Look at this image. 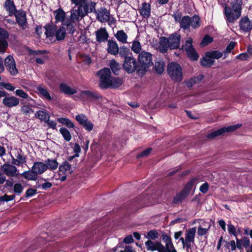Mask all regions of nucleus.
Returning a JSON list of instances; mask_svg holds the SVG:
<instances>
[{"mask_svg":"<svg viewBox=\"0 0 252 252\" xmlns=\"http://www.w3.org/2000/svg\"><path fill=\"white\" fill-rule=\"evenodd\" d=\"M165 64L164 62L159 59L155 63V69L157 73L161 74L164 70Z\"/></svg>","mask_w":252,"mask_h":252,"instance_id":"58836bf2","label":"nucleus"},{"mask_svg":"<svg viewBox=\"0 0 252 252\" xmlns=\"http://www.w3.org/2000/svg\"><path fill=\"white\" fill-rule=\"evenodd\" d=\"M3 104L7 107H13L19 103V100L14 96H5L2 100Z\"/></svg>","mask_w":252,"mask_h":252,"instance_id":"4be33fe9","label":"nucleus"},{"mask_svg":"<svg viewBox=\"0 0 252 252\" xmlns=\"http://www.w3.org/2000/svg\"><path fill=\"white\" fill-rule=\"evenodd\" d=\"M8 37H0V53H4L5 52V49L7 48L8 43L6 41V39Z\"/></svg>","mask_w":252,"mask_h":252,"instance_id":"a18cd8bd","label":"nucleus"},{"mask_svg":"<svg viewBox=\"0 0 252 252\" xmlns=\"http://www.w3.org/2000/svg\"><path fill=\"white\" fill-rule=\"evenodd\" d=\"M214 60L212 56L209 55V52L207 53L205 56L204 57L201 61V65L204 66L209 67L214 63Z\"/></svg>","mask_w":252,"mask_h":252,"instance_id":"473e14b6","label":"nucleus"},{"mask_svg":"<svg viewBox=\"0 0 252 252\" xmlns=\"http://www.w3.org/2000/svg\"><path fill=\"white\" fill-rule=\"evenodd\" d=\"M68 20H70V18L66 19V20L63 22V24H62V26L60 27V28L58 30L56 31L55 36H56V38L57 40H62L64 39V38H65L66 33L65 27H66V29L69 33L73 34L75 32L76 26L74 27V31L72 32H69V30L68 29L67 26L64 24L65 22Z\"/></svg>","mask_w":252,"mask_h":252,"instance_id":"f3484780","label":"nucleus"},{"mask_svg":"<svg viewBox=\"0 0 252 252\" xmlns=\"http://www.w3.org/2000/svg\"><path fill=\"white\" fill-rule=\"evenodd\" d=\"M208 188H209L208 184L207 183H205L202 184L200 186L199 190L201 192L205 193L207 192Z\"/></svg>","mask_w":252,"mask_h":252,"instance_id":"69168bd1","label":"nucleus"},{"mask_svg":"<svg viewBox=\"0 0 252 252\" xmlns=\"http://www.w3.org/2000/svg\"><path fill=\"white\" fill-rule=\"evenodd\" d=\"M118 44L116 41L109 40L107 42V50L109 54L116 56L119 53Z\"/></svg>","mask_w":252,"mask_h":252,"instance_id":"5701e85b","label":"nucleus"},{"mask_svg":"<svg viewBox=\"0 0 252 252\" xmlns=\"http://www.w3.org/2000/svg\"><path fill=\"white\" fill-rule=\"evenodd\" d=\"M96 40L99 43L108 40L109 34L105 28H101L95 32Z\"/></svg>","mask_w":252,"mask_h":252,"instance_id":"6ab92c4d","label":"nucleus"},{"mask_svg":"<svg viewBox=\"0 0 252 252\" xmlns=\"http://www.w3.org/2000/svg\"><path fill=\"white\" fill-rule=\"evenodd\" d=\"M45 34L47 37H52L55 35L56 31V26L53 24L47 25L45 27Z\"/></svg>","mask_w":252,"mask_h":252,"instance_id":"4c0bfd02","label":"nucleus"},{"mask_svg":"<svg viewBox=\"0 0 252 252\" xmlns=\"http://www.w3.org/2000/svg\"><path fill=\"white\" fill-rule=\"evenodd\" d=\"M228 231L229 234L233 235L236 237H237L236 230L233 225L231 224L228 225Z\"/></svg>","mask_w":252,"mask_h":252,"instance_id":"bf43d9fd","label":"nucleus"},{"mask_svg":"<svg viewBox=\"0 0 252 252\" xmlns=\"http://www.w3.org/2000/svg\"><path fill=\"white\" fill-rule=\"evenodd\" d=\"M49 126V127L52 128L53 129H57V123L54 121H50V119L46 123Z\"/></svg>","mask_w":252,"mask_h":252,"instance_id":"0e129e2a","label":"nucleus"},{"mask_svg":"<svg viewBox=\"0 0 252 252\" xmlns=\"http://www.w3.org/2000/svg\"><path fill=\"white\" fill-rule=\"evenodd\" d=\"M57 121L59 123L66 126L68 128H73L74 127L73 123L67 118H59Z\"/></svg>","mask_w":252,"mask_h":252,"instance_id":"c03bdc74","label":"nucleus"},{"mask_svg":"<svg viewBox=\"0 0 252 252\" xmlns=\"http://www.w3.org/2000/svg\"><path fill=\"white\" fill-rule=\"evenodd\" d=\"M37 90L47 100H51L52 99L51 96L45 87L41 85L37 87Z\"/></svg>","mask_w":252,"mask_h":252,"instance_id":"79ce46f5","label":"nucleus"},{"mask_svg":"<svg viewBox=\"0 0 252 252\" xmlns=\"http://www.w3.org/2000/svg\"><path fill=\"white\" fill-rule=\"evenodd\" d=\"M4 64L7 70L12 75H15L18 73V70L16 67L15 60L13 56H8L4 60Z\"/></svg>","mask_w":252,"mask_h":252,"instance_id":"2eb2a0df","label":"nucleus"},{"mask_svg":"<svg viewBox=\"0 0 252 252\" xmlns=\"http://www.w3.org/2000/svg\"><path fill=\"white\" fill-rule=\"evenodd\" d=\"M200 18L197 16H194L191 18L188 16H186L182 18L180 27L181 28L187 30L191 27L193 29H196L199 27Z\"/></svg>","mask_w":252,"mask_h":252,"instance_id":"423d86ee","label":"nucleus"},{"mask_svg":"<svg viewBox=\"0 0 252 252\" xmlns=\"http://www.w3.org/2000/svg\"><path fill=\"white\" fill-rule=\"evenodd\" d=\"M54 16L56 19V22H62V24L66 19H65V13L64 10L60 8L56 10L54 12Z\"/></svg>","mask_w":252,"mask_h":252,"instance_id":"cd10ccee","label":"nucleus"},{"mask_svg":"<svg viewBox=\"0 0 252 252\" xmlns=\"http://www.w3.org/2000/svg\"><path fill=\"white\" fill-rule=\"evenodd\" d=\"M241 126V124L230 126L227 127H223L220 129L217 130L207 135L208 138H213L216 136L223 134L226 132L234 131Z\"/></svg>","mask_w":252,"mask_h":252,"instance_id":"9d476101","label":"nucleus"},{"mask_svg":"<svg viewBox=\"0 0 252 252\" xmlns=\"http://www.w3.org/2000/svg\"><path fill=\"white\" fill-rule=\"evenodd\" d=\"M75 119L86 130L90 131L93 129L94 124L88 120L85 115L83 114L78 115L75 117Z\"/></svg>","mask_w":252,"mask_h":252,"instance_id":"9b49d317","label":"nucleus"},{"mask_svg":"<svg viewBox=\"0 0 252 252\" xmlns=\"http://www.w3.org/2000/svg\"><path fill=\"white\" fill-rule=\"evenodd\" d=\"M114 36L120 42L123 44L127 43L128 36L123 30L118 31Z\"/></svg>","mask_w":252,"mask_h":252,"instance_id":"c756f323","label":"nucleus"},{"mask_svg":"<svg viewBox=\"0 0 252 252\" xmlns=\"http://www.w3.org/2000/svg\"><path fill=\"white\" fill-rule=\"evenodd\" d=\"M80 97L83 99L93 100L98 98L99 95L94 92L90 91H84L80 93Z\"/></svg>","mask_w":252,"mask_h":252,"instance_id":"393cba45","label":"nucleus"},{"mask_svg":"<svg viewBox=\"0 0 252 252\" xmlns=\"http://www.w3.org/2000/svg\"><path fill=\"white\" fill-rule=\"evenodd\" d=\"M140 14L144 18H147L150 15L151 6L146 2L142 4L141 8L139 9Z\"/></svg>","mask_w":252,"mask_h":252,"instance_id":"7c9ffc66","label":"nucleus"},{"mask_svg":"<svg viewBox=\"0 0 252 252\" xmlns=\"http://www.w3.org/2000/svg\"><path fill=\"white\" fill-rule=\"evenodd\" d=\"M70 2L74 6L70 10V20L65 21L64 24L72 32L77 23L83 19L89 12L94 10L96 3L92 0H70Z\"/></svg>","mask_w":252,"mask_h":252,"instance_id":"f257e3e1","label":"nucleus"},{"mask_svg":"<svg viewBox=\"0 0 252 252\" xmlns=\"http://www.w3.org/2000/svg\"><path fill=\"white\" fill-rule=\"evenodd\" d=\"M145 244L146 249L151 252L157 251L158 252H160V247L162 248L161 243L158 241H153L148 240Z\"/></svg>","mask_w":252,"mask_h":252,"instance_id":"aec40b11","label":"nucleus"},{"mask_svg":"<svg viewBox=\"0 0 252 252\" xmlns=\"http://www.w3.org/2000/svg\"><path fill=\"white\" fill-rule=\"evenodd\" d=\"M192 39L189 38L185 42L183 47L186 51L189 58L193 61L198 59V56L192 47Z\"/></svg>","mask_w":252,"mask_h":252,"instance_id":"6e6552de","label":"nucleus"},{"mask_svg":"<svg viewBox=\"0 0 252 252\" xmlns=\"http://www.w3.org/2000/svg\"><path fill=\"white\" fill-rule=\"evenodd\" d=\"M96 6H94V10L89 13H94L96 15V19L101 23L108 21L109 19L110 12L104 7H101L97 10L95 9Z\"/></svg>","mask_w":252,"mask_h":252,"instance_id":"1a4fd4ad","label":"nucleus"},{"mask_svg":"<svg viewBox=\"0 0 252 252\" xmlns=\"http://www.w3.org/2000/svg\"><path fill=\"white\" fill-rule=\"evenodd\" d=\"M213 41V38L209 36V35H206L202 40L200 44L202 46H204L207 45L209 43H211Z\"/></svg>","mask_w":252,"mask_h":252,"instance_id":"6e6d98bb","label":"nucleus"},{"mask_svg":"<svg viewBox=\"0 0 252 252\" xmlns=\"http://www.w3.org/2000/svg\"><path fill=\"white\" fill-rule=\"evenodd\" d=\"M208 231V230H207V228H202L198 226L197 234L199 236H203L205 235Z\"/></svg>","mask_w":252,"mask_h":252,"instance_id":"680f3d73","label":"nucleus"},{"mask_svg":"<svg viewBox=\"0 0 252 252\" xmlns=\"http://www.w3.org/2000/svg\"><path fill=\"white\" fill-rule=\"evenodd\" d=\"M45 163L46 164L47 170L49 169L50 170H54L57 169L59 163L56 159L48 158L45 160Z\"/></svg>","mask_w":252,"mask_h":252,"instance_id":"f704fd0d","label":"nucleus"},{"mask_svg":"<svg viewBox=\"0 0 252 252\" xmlns=\"http://www.w3.org/2000/svg\"><path fill=\"white\" fill-rule=\"evenodd\" d=\"M16 158L18 159L20 164L25 163L26 162V158L23 155H21L18 154L16 156Z\"/></svg>","mask_w":252,"mask_h":252,"instance_id":"e2e57ef3","label":"nucleus"},{"mask_svg":"<svg viewBox=\"0 0 252 252\" xmlns=\"http://www.w3.org/2000/svg\"><path fill=\"white\" fill-rule=\"evenodd\" d=\"M74 169V168L67 161H63L59 166V171L54 175L53 179L63 182L73 172Z\"/></svg>","mask_w":252,"mask_h":252,"instance_id":"7ed1b4c3","label":"nucleus"},{"mask_svg":"<svg viewBox=\"0 0 252 252\" xmlns=\"http://www.w3.org/2000/svg\"><path fill=\"white\" fill-rule=\"evenodd\" d=\"M2 172L8 177H16L19 173L17 167L10 164H4L1 167Z\"/></svg>","mask_w":252,"mask_h":252,"instance_id":"4468645a","label":"nucleus"},{"mask_svg":"<svg viewBox=\"0 0 252 252\" xmlns=\"http://www.w3.org/2000/svg\"><path fill=\"white\" fill-rule=\"evenodd\" d=\"M203 78V76L199 74L186 82L187 86L190 88L195 84L199 83Z\"/></svg>","mask_w":252,"mask_h":252,"instance_id":"a19ab883","label":"nucleus"},{"mask_svg":"<svg viewBox=\"0 0 252 252\" xmlns=\"http://www.w3.org/2000/svg\"><path fill=\"white\" fill-rule=\"evenodd\" d=\"M161 246L160 252H173L176 250L172 242L166 244L165 246L161 244Z\"/></svg>","mask_w":252,"mask_h":252,"instance_id":"37998d69","label":"nucleus"},{"mask_svg":"<svg viewBox=\"0 0 252 252\" xmlns=\"http://www.w3.org/2000/svg\"><path fill=\"white\" fill-rule=\"evenodd\" d=\"M0 85L3 87L5 89L10 91H13L15 89V87L9 83H0Z\"/></svg>","mask_w":252,"mask_h":252,"instance_id":"13d9d810","label":"nucleus"},{"mask_svg":"<svg viewBox=\"0 0 252 252\" xmlns=\"http://www.w3.org/2000/svg\"><path fill=\"white\" fill-rule=\"evenodd\" d=\"M124 68L128 73H132L137 70L139 73H141V68L136 66V62L133 57H126L123 64Z\"/></svg>","mask_w":252,"mask_h":252,"instance_id":"0eeeda50","label":"nucleus"},{"mask_svg":"<svg viewBox=\"0 0 252 252\" xmlns=\"http://www.w3.org/2000/svg\"><path fill=\"white\" fill-rule=\"evenodd\" d=\"M169 48V45L168 38L166 37H162L159 39L158 50L162 53H166L168 49Z\"/></svg>","mask_w":252,"mask_h":252,"instance_id":"bb28decb","label":"nucleus"},{"mask_svg":"<svg viewBox=\"0 0 252 252\" xmlns=\"http://www.w3.org/2000/svg\"><path fill=\"white\" fill-rule=\"evenodd\" d=\"M196 228L192 227L189 229L186 233L185 238L186 239V249L187 251L191 249V247L194 244V238L196 233Z\"/></svg>","mask_w":252,"mask_h":252,"instance_id":"ddd939ff","label":"nucleus"},{"mask_svg":"<svg viewBox=\"0 0 252 252\" xmlns=\"http://www.w3.org/2000/svg\"><path fill=\"white\" fill-rule=\"evenodd\" d=\"M237 248L240 250H243V247L246 249L250 246V239L247 237H244L242 239H239L236 237Z\"/></svg>","mask_w":252,"mask_h":252,"instance_id":"a878e982","label":"nucleus"},{"mask_svg":"<svg viewBox=\"0 0 252 252\" xmlns=\"http://www.w3.org/2000/svg\"><path fill=\"white\" fill-rule=\"evenodd\" d=\"M32 170L37 175H41L47 170L46 164L42 162L37 161L33 163Z\"/></svg>","mask_w":252,"mask_h":252,"instance_id":"b1692460","label":"nucleus"},{"mask_svg":"<svg viewBox=\"0 0 252 252\" xmlns=\"http://www.w3.org/2000/svg\"><path fill=\"white\" fill-rule=\"evenodd\" d=\"M224 15L227 21L229 23H233L241 16V13L225 5L224 8Z\"/></svg>","mask_w":252,"mask_h":252,"instance_id":"f8f14e48","label":"nucleus"},{"mask_svg":"<svg viewBox=\"0 0 252 252\" xmlns=\"http://www.w3.org/2000/svg\"><path fill=\"white\" fill-rule=\"evenodd\" d=\"M35 116L45 123L48 122L50 117V114L47 112L43 110L37 111L35 114Z\"/></svg>","mask_w":252,"mask_h":252,"instance_id":"72a5a7b5","label":"nucleus"},{"mask_svg":"<svg viewBox=\"0 0 252 252\" xmlns=\"http://www.w3.org/2000/svg\"><path fill=\"white\" fill-rule=\"evenodd\" d=\"M4 7L6 11L9 12L10 16L14 15L18 11L16 9V7L14 2L10 0H6L5 2Z\"/></svg>","mask_w":252,"mask_h":252,"instance_id":"c85d7f7f","label":"nucleus"},{"mask_svg":"<svg viewBox=\"0 0 252 252\" xmlns=\"http://www.w3.org/2000/svg\"><path fill=\"white\" fill-rule=\"evenodd\" d=\"M23 190V187L21 184L16 183L14 185L13 190L15 193L19 194L22 192Z\"/></svg>","mask_w":252,"mask_h":252,"instance_id":"5fc2aeb1","label":"nucleus"},{"mask_svg":"<svg viewBox=\"0 0 252 252\" xmlns=\"http://www.w3.org/2000/svg\"><path fill=\"white\" fill-rule=\"evenodd\" d=\"M60 89L61 92L65 94H73L77 92L75 89L70 87L69 86L64 83H62L60 84Z\"/></svg>","mask_w":252,"mask_h":252,"instance_id":"2f4dec72","label":"nucleus"},{"mask_svg":"<svg viewBox=\"0 0 252 252\" xmlns=\"http://www.w3.org/2000/svg\"><path fill=\"white\" fill-rule=\"evenodd\" d=\"M99 78V87L102 89L116 88L122 84V81L118 77L111 76V72L108 68H104L97 73Z\"/></svg>","mask_w":252,"mask_h":252,"instance_id":"f03ea898","label":"nucleus"},{"mask_svg":"<svg viewBox=\"0 0 252 252\" xmlns=\"http://www.w3.org/2000/svg\"><path fill=\"white\" fill-rule=\"evenodd\" d=\"M15 94L22 98L26 99L29 97L28 94L22 89H17L15 92Z\"/></svg>","mask_w":252,"mask_h":252,"instance_id":"864d4df0","label":"nucleus"},{"mask_svg":"<svg viewBox=\"0 0 252 252\" xmlns=\"http://www.w3.org/2000/svg\"><path fill=\"white\" fill-rule=\"evenodd\" d=\"M181 36L177 33L171 34L168 38L169 48L171 49H177L179 47Z\"/></svg>","mask_w":252,"mask_h":252,"instance_id":"a211bd4d","label":"nucleus"},{"mask_svg":"<svg viewBox=\"0 0 252 252\" xmlns=\"http://www.w3.org/2000/svg\"><path fill=\"white\" fill-rule=\"evenodd\" d=\"M240 29L244 32H249L252 29V23L247 17L241 18L239 22Z\"/></svg>","mask_w":252,"mask_h":252,"instance_id":"412c9836","label":"nucleus"},{"mask_svg":"<svg viewBox=\"0 0 252 252\" xmlns=\"http://www.w3.org/2000/svg\"><path fill=\"white\" fill-rule=\"evenodd\" d=\"M14 15L15 16L16 22L22 30H25L27 26L26 13L23 10H19Z\"/></svg>","mask_w":252,"mask_h":252,"instance_id":"dca6fc26","label":"nucleus"},{"mask_svg":"<svg viewBox=\"0 0 252 252\" xmlns=\"http://www.w3.org/2000/svg\"><path fill=\"white\" fill-rule=\"evenodd\" d=\"M209 55L212 56L213 60L214 59H219L222 56V54L221 52L217 51L210 52H209Z\"/></svg>","mask_w":252,"mask_h":252,"instance_id":"4d7b16f0","label":"nucleus"},{"mask_svg":"<svg viewBox=\"0 0 252 252\" xmlns=\"http://www.w3.org/2000/svg\"><path fill=\"white\" fill-rule=\"evenodd\" d=\"M21 175L28 180L35 181L37 179V175L33 170L25 171L21 174Z\"/></svg>","mask_w":252,"mask_h":252,"instance_id":"e433bc0d","label":"nucleus"},{"mask_svg":"<svg viewBox=\"0 0 252 252\" xmlns=\"http://www.w3.org/2000/svg\"><path fill=\"white\" fill-rule=\"evenodd\" d=\"M229 8L241 13L242 0H232Z\"/></svg>","mask_w":252,"mask_h":252,"instance_id":"c9c22d12","label":"nucleus"},{"mask_svg":"<svg viewBox=\"0 0 252 252\" xmlns=\"http://www.w3.org/2000/svg\"><path fill=\"white\" fill-rule=\"evenodd\" d=\"M129 52V49L125 46H123L119 49V53L122 57H128L127 56Z\"/></svg>","mask_w":252,"mask_h":252,"instance_id":"8fccbe9b","label":"nucleus"},{"mask_svg":"<svg viewBox=\"0 0 252 252\" xmlns=\"http://www.w3.org/2000/svg\"><path fill=\"white\" fill-rule=\"evenodd\" d=\"M110 66L114 73L117 74V72L120 68L119 64L115 60H112L110 63Z\"/></svg>","mask_w":252,"mask_h":252,"instance_id":"3c124183","label":"nucleus"},{"mask_svg":"<svg viewBox=\"0 0 252 252\" xmlns=\"http://www.w3.org/2000/svg\"><path fill=\"white\" fill-rule=\"evenodd\" d=\"M167 72L172 79L176 82L182 80V69L180 65L176 63H171L168 65Z\"/></svg>","mask_w":252,"mask_h":252,"instance_id":"20e7f679","label":"nucleus"},{"mask_svg":"<svg viewBox=\"0 0 252 252\" xmlns=\"http://www.w3.org/2000/svg\"><path fill=\"white\" fill-rule=\"evenodd\" d=\"M60 132L62 134L63 138L66 141H69L71 139V136L70 132L65 127H62L60 129Z\"/></svg>","mask_w":252,"mask_h":252,"instance_id":"49530a36","label":"nucleus"},{"mask_svg":"<svg viewBox=\"0 0 252 252\" xmlns=\"http://www.w3.org/2000/svg\"><path fill=\"white\" fill-rule=\"evenodd\" d=\"M21 112L26 116H29L33 113L32 108L28 105H24L21 108Z\"/></svg>","mask_w":252,"mask_h":252,"instance_id":"09e8293b","label":"nucleus"},{"mask_svg":"<svg viewBox=\"0 0 252 252\" xmlns=\"http://www.w3.org/2000/svg\"><path fill=\"white\" fill-rule=\"evenodd\" d=\"M131 50L135 53L140 54L142 49L141 43L135 38L132 42L131 47Z\"/></svg>","mask_w":252,"mask_h":252,"instance_id":"ea45409f","label":"nucleus"},{"mask_svg":"<svg viewBox=\"0 0 252 252\" xmlns=\"http://www.w3.org/2000/svg\"><path fill=\"white\" fill-rule=\"evenodd\" d=\"M152 151V149L149 148L143 151L141 153L137 156V158L145 157L148 156Z\"/></svg>","mask_w":252,"mask_h":252,"instance_id":"052dcab7","label":"nucleus"},{"mask_svg":"<svg viewBox=\"0 0 252 252\" xmlns=\"http://www.w3.org/2000/svg\"><path fill=\"white\" fill-rule=\"evenodd\" d=\"M124 243L126 244H131L133 242V239L132 235H129L125 237L123 240Z\"/></svg>","mask_w":252,"mask_h":252,"instance_id":"774afa93","label":"nucleus"},{"mask_svg":"<svg viewBox=\"0 0 252 252\" xmlns=\"http://www.w3.org/2000/svg\"><path fill=\"white\" fill-rule=\"evenodd\" d=\"M139 67L141 68V73L145 71L153 64L152 55L146 51H142L138 56Z\"/></svg>","mask_w":252,"mask_h":252,"instance_id":"39448f33","label":"nucleus"},{"mask_svg":"<svg viewBox=\"0 0 252 252\" xmlns=\"http://www.w3.org/2000/svg\"><path fill=\"white\" fill-rule=\"evenodd\" d=\"M158 233L156 230H151L148 232L146 238L152 240L158 239Z\"/></svg>","mask_w":252,"mask_h":252,"instance_id":"de8ad7c7","label":"nucleus"},{"mask_svg":"<svg viewBox=\"0 0 252 252\" xmlns=\"http://www.w3.org/2000/svg\"><path fill=\"white\" fill-rule=\"evenodd\" d=\"M15 198V195H8L6 194L0 197V205L3 204L5 202H8L10 200H12Z\"/></svg>","mask_w":252,"mask_h":252,"instance_id":"603ef678","label":"nucleus"},{"mask_svg":"<svg viewBox=\"0 0 252 252\" xmlns=\"http://www.w3.org/2000/svg\"><path fill=\"white\" fill-rule=\"evenodd\" d=\"M173 17L174 18V19L176 22L181 23V21L182 19L181 16V13L179 12H176L173 15Z\"/></svg>","mask_w":252,"mask_h":252,"instance_id":"338daca9","label":"nucleus"}]
</instances>
